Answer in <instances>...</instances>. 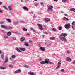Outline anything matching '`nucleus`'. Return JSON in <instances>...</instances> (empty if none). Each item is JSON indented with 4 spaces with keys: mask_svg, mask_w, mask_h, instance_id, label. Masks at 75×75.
I'll list each match as a JSON object with an SVG mask.
<instances>
[{
    "mask_svg": "<svg viewBox=\"0 0 75 75\" xmlns=\"http://www.w3.org/2000/svg\"><path fill=\"white\" fill-rule=\"evenodd\" d=\"M53 7L52 6L50 5H49L47 11H50L51 12L53 11Z\"/></svg>",
    "mask_w": 75,
    "mask_h": 75,
    "instance_id": "nucleus-1",
    "label": "nucleus"
},
{
    "mask_svg": "<svg viewBox=\"0 0 75 75\" xmlns=\"http://www.w3.org/2000/svg\"><path fill=\"white\" fill-rule=\"evenodd\" d=\"M60 40L62 41H64L65 42H67V39L65 37H60L59 38Z\"/></svg>",
    "mask_w": 75,
    "mask_h": 75,
    "instance_id": "nucleus-2",
    "label": "nucleus"
},
{
    "mask_svg": "<svg viewBox=\"0 0 75 75\" xmlns=\"http://www.w3.org/2000/svg\"><path fill=\"white\" fill-rule=\"evenodd\" d=\"M64 27L67 30H68L70 28V27H71V25L69 23H68L67 24H66Z\"/></svg>",
    "mask_w": 75,
    "mask_h": 75,
    "instance_id": "nucleus-3",
    "label": "nucleus"
},
{
    "mask_svg": "<svg viewBox=\"0 0 75 75\" xmlns=\"http://www.w3.org/2000/svg\"><path fill=\"white\" fill-rule=\"evenodd\" d=\"M61 62L59 61V62L57 64V66L56 67V69H58V68H59L61 67Z\"/></svg>",
    "mask_w": 75,
    "mask_h": 75,
    "instance_id": "nucleus-4",
    "label": "nucleus"
},
{
    "mask_svg": "<svg viewBox=\"0 0 75 75\" xmlns=\"http://www.w3.org/2000/svg\"><path fill=\"white\" fill-rule=\"evenodd\" d=\"M38 25L39 27V28L41 30H43V28H42V26L41 24H38Z\"/></svg>",
    "mask_w": 75,
    "mask_h": 75,
    "instance_id": "nucleus-5",
    "label": "nucleus"
},
{
    "mask_svg": "<svg viewBox=\"0 0 75 75\" xmlns=\"http://www.w3.org/2000/svg\"><path fill=\"white\" fill-rule=\"evenodd\" d=\"M60 36V37H66V36H67V33H62Z\"/></svg>",
    "mask_w": 75,
    "mask_h": 75,
    "instance_id": "nucleus-6",
    "label": "nucleus"
},
{
    "mask_svg": "<svg viewBox=\"0 0 75 75\" xmlns=\"http://www.w3.org/2000/svg\"><path fill=\"white\" fill-rule=\"evenodd\" d=\"M5 61L4 62V63H7V62H8V59L7 57H5Z\"/></svg>",
    "mask_w": 75,
    "mask_h": 75,
    "instance_id": "nucleus-7",
    "label": "nucleus"
},
{
    "mask_svg": "<svg viewBox=\"0 0 75 75\" xmlns=\"http://www.w3.org/2000/svg\"><path fill=\"white\" fill-rule=\"evenodd\" d=\"M21 72V71L20 69H18V70L16 71L15 72V74H17V73H20Z\"/></svg>",
    "mask_w": 75,
    "mask_h": 75,
    "instance_id": "nucleus-8",
    "label": "nucleus"
},
{
    "mask_svg": "<svg viewBox=\"0 0 75 75\" xmlns=\"http://www.w3.org/2000/svg\"><path fill=\"white\" fill-rule=\"evenodd\" d=\"M39 50H41L42 51H45V50L44 47H40Z\"/></svg>",
    "mask_w": 75,
    "mask_h": 75,
    "instance_id": "nucleus-9",
    "label": "nucleus"
},
{
    "mask_svg": "<svg viewBox=\"0 0 75 75\" xmlns=\"http://www.w3.org/2000/svg\"><path fill=\"white\" fill-rule=\"evenodd\" d=\"M66 61H69V62H70V61H72V59H71V58H69L68 57H67L66 59Z\"/></svg>",
    "mask_w": 75,
    "mask_h": 75,
    "instance_id": "nucleus-10",
    "label": "nucleus"
},
{
    "mask_svg": "<svg viewBox=\"0 0 75 75\" xmlns=\"http://www.w3.org/2000/svg\"><path fill=\"white\" fill-rule=\"evenodd\" d=\"M50 61V60L49 59H46L45 60V62L47 64H48V63Z\"/></svg>",
    "mask_w": 75,
    "mask_h": 75,
    "instance_id": "nucleus-11",
    "label": "nucleus"
},
{
    "mask_svg": "<svg viewBox=\"0 0 75 75\" xmlns=\"http://www.w3.org/2000/svg\"><path fill=\"white\" fill-rule=\"evenodd\" d=\"M1 27L2 28H5V29H8V27L6 26H5L4 25H2Z\"/></svg>",
    "mask_w": 75,
    "mask_h": 75,
    "instance_id": "nucleus-12",
    "label": "nucleus"
},
{
    "mask_svg": "<svg viewBox=\"0 0 75 75\" xmlns=\"http://www.w3.org/2000/svg\"><path fill=\"white\" fill-rule=\"evenodd\" d=\"M23 9L24 10H27V11H28V8H27V7L26 6H24L23 8Z\"/></svg>",
    "mask_w": 75,
    "mask_h": 75,
    "instance_id": "nucleus-13",
    "label": "nucleus"
},
{
    "mask_svg": "<svg viewBox=\"0 0 75 75\" xmlns=\"http://www.w3.org/2000/svg\"><path fill=\"white\" fill-rule=\"evenodd\" d=\"M50 40H55V38L54 36L52 37H50Z\"/></svg>",
    "mask_w": 75,
    "mask_h": 75,
    "instance_id": "nucleus-14",
    "label": "nucleus"
},
{
    "mask_svg": "<svg viewBox=\"0 0 75 75\" xmlns=\"http://www.w3.org/2000/svg\"><path fill=\"white\" fill-rule=\"evenodd\" d=\"M11 34V33L10 32H8L7 33V35L8 36H10Z\"/></svg>",
    "mask_w": 75,
    "mask_h": 75,
    "instance_id": "nucleus-15",
    "label": "nucleus"
},
{
    "mask_svg": "<svg viewBox=\"0 0 75 75\" xmlns=\"http://www.w3.org/2000/svg\"><path fill=\"white\" fill-rule=\"evenodd\" d=\"M25 40V38L24 37H22L21 38V41H24V40Z\"/></svg>",
    "mask_w": 75,
    "mask_h": 75,
    "instance_id": "nucleus-16",
    "label": "nucleus"
},
{
    "mask_svg": "<svg viewBox=\"0 0 75 75\" xmlns=\"http://www.w3.org/2000/svg\"><path fill=\"white\" fill-rule=\"evenodd\" d=\"M40 64H46V63L44 61H42V62H40Z\"/></svg>",
    "mask_w": 75,
    "mask_h": 75,
    "instance_id": "nucleus-17",
    "label": "nucleus"
},
{
    "mask_svg": "<svg viewBox=\"0 0 75 75\" xmlns=\"http://www.w3.org/2000/svg\"><path fill=\"white\" fill-rule=\"evenodd\" d=\"M45 21L46 22H48L49 21H50V19H48V18L45 19Z\"/></svg>",
    "mask_w": 75,
    "mask_h": 75,
    "instance_id": "nucleus-18",
    "label": "nucleus"
},
{
    "mask_svg": "<svg viewBox=\"0 0 75 75\" xmlns=\"http://www.w3.org/2000/svg\"><path fill=\"white\" fill-rule=\"evenodd\" d=\"M20 50L22 51H25V49L24 48H20Z\"/></svg>",
    "mask_w": 75,
    "mask_h": 75,
    "instance_id": "nucleus-19",
    "label": "nucleus"
},
{
    "mask_svg": "<svg viewBox=\"0 0 75 75\" xmlns=\"http://www.w3.org/2000/svg\"><path fill=\"white\" fill-rule=\"evenodd\" d=\"M15 50L17 51H18V52H21V51H20L19 49H18V48H15Z\"/></svg>",
    "mask_w": 75,
    "mask_h": 75,
    "instance_id": "nucleus-20",
    "label": "nucleus"
},
{
    "mask_svg": "<svg viewBox=\"0 0 75 75\" xmlns=\"http://www.w3.org/2000/svg\"><path fill=\"white\" fill-rule=\"evenodd\" d=\"M70 11H74V12H75V9L74 8H72L70 9Z\"/></svg>",
    "mask_w": 75,
    "mask_h": 75,
    "instance_id": "nucleus-21",
    "label": "nucleus"
},
{
    "mask_svg": "<svg viewBox=\"0 0 75 75\" xmlns=\"http://www.w3.org/2000/svg\"><path fill=\"white\" fill-rule=\"evenodd\" d=\"M6 20H7L8 22L9 23L11 22V20H10V19H6Z\"/></svg>",
    "mask_w": 75,
    "mask_h": 75,
    "instance_id": "nucleus-22",
    "label": "nucleus"
},
{
    "mask_svg": "<svg viewBox=\"0 0 75 75\" xmlns=\"http://www.w3.org/2000/svg\"><path fill=\"white\" fill-rule=\"evenodd\" d=\"M58 28L59 30H62V27L61 26H59Z\"/></svg>",
    "mask_w": 75,
    "mask_h": 75,
    "instance_id": "nucleus-23",
    "label": "nucleus"
},
{
    "mask_svg": "<svg viewBox=\"0 0 75 75\" xmlns=\"http://www.w3.org/2000/svg\"><path fill=\"white\" fill-rule=\"evenodd\" d=\"M0 68L1 69H5V67H4L1 66L0 67Z\"/></svg>",
    "mask_w": 75,
    "mask_h": 75,
    "instance_id": "nucleus-24",
    "label": "nucleus"
},
{
    "mask_svg": "<svg viewBox=\"0 0 75 75\" xmlns=\"http://www.w3.org/2000/svg\"><path fill=\"white\" fill-rule=\"evenodd\" d=\"M30 75H35V74H34V73L30 72Z\"/></svg>",
    "mask_w": 75,
    "mask_h": 75,
    "instance_id": "nucleus-25",
    "label": "nucleus"
},
{
    "mask_svg": "<svg viewBox=\"0 0 75 75\" xmlns=\"http://www.w3.org/2000/svg\"><path fill=\"white\" fill-rule=\"evenodd\" d=\"M24 67H25L26 68H29V66H27L26 65H24Z\"/></svg>",
    "mask_w": 75,
    "mask_h": 75,
    "instance_id": "nucleus-26",
    "label": "nucleus"
},
{
    "mask_svg": "<svg viewBox=\"0 0 75 75\" xmlns=\"http://www.w3.org/2000/svg\"><path fill=\"white\" fill-rule=\"evenodd\" d=\"M11 57H12V58H16V56H15V55H12L11 56Z\"/></svg>",
    "mask_w": 75,
    "mask_h": 75,
    "instance_id": "nucleus-27",
    "label": "nucleus"
},
{
    "mask_svg": "<svg viewBox=\"0 0 75 75\" xmlns=\"http://www.w3.org/2000/svg\"><path fill=\"white\" fill-rule=\"evenodd\" d=\"M62 1L63 3H65V2H67L68 1V0H62Z\"/></svg>",
    "mask_w": 75,
    "mask_h": 75,
    "instance_id": "nucleus-28",
    "label": "nucleus"
},
{
    "mask_svg": "<svg viewBox=\"0 0 75 75\" xmlns=\"http://www.w3.org/2000/svg\"><path fill=\"white\" fill-rule=\"evenodd\" d=\"M63 19L64 20H67V21H68V19L66 17H64Z\"/></svg>",
    "mask_w": 75,
    "mask_h": 75,
    "instance_id": "nucleus-29",
    "label": "nucleus"
},
{
    "mask_svg": "<svg viewBox=\"0 0 75 75\" xmlns=\"http://www.w3.org/2000/svg\"><path fill=\"white\" fill-rule=\"evenodd\" d=\"M23 30L24 31H27V29H25V28H23Z\"/></svg>",
    "mask_w": 75,
    "mask_h": 75,
    "instance_id": "nucleus-30",
    "label": "nucleus"
},
{
    "mask_svg": "<svg viewBox=\"0 0 75 75\" xmlns=\"http://www.w3.org/2000/svg\"><path fill=\"white\" fill-rule=\"evenodd\" d=\"M8 8H9V10H12V8H11V6H8Z\"/></svg>",
    "mask_w": 75,
    "mask_h": 75,
    "instance_id": "nucleus-31",
    "label": "nucleus"
},
{
    "mask_svg": "<svg viewBox=\"0 0 75 75\" xmlns=\"http://www.w3.org/2000/svg\"><path fill=\"white\" fill-rule=\"evenodd\" d=\"M1 57L2 58H3V57H4V54H1Z\"/></svg>",
    "mask_w": 75,
    "mask_h": 75,
    "instance_id": "nucleus-32",
    "label": "nucleus"
},
{
    "mask_svg": "<svg viewBox=\"0 0 75 75\" xmlns=\"http://www.w3.org/2000/svg\"><path fill=\"white\" fill-rule=\"evenodd\" d=\"M7 27H8V29H12V27L10 26H7Z\"/></svg>",
    "mask_w": 75,
    "mask_h": 75,
    "instance_id": "nucleus-33",
    "label": "nucleus"
},
{
    "mask_svg": "<svg viewBox=\"0 0 75 75\" xmlns=\"http://www.w3.org/2000/svg\"><path fill=\"white\" fill-rule=\"evenodd\" d=\"M25 46H27V47H28V46H29V45H28V43H25Z\"/></svg>",
    "mask_w": 75,
    "mask_h": 75,
    "instance_id": "nucleus-34",
    "label": "nucleus"
},
{
    "mask_svg": "<svg viewBox=\"0 0 75 75\" xmlns=\"http://www.w3.org/2000/svg\"><path fill=\"white\" fill-rule=\"evenodd\" d=\"M75 21H73L72 23V24L73 25H75Z\"/></svg>",
    "mask_w": 75,
    "mask_h": 75,
    "instance_id": "nucleus-35",
    "label": "nucleus"
},
{
    "mask_svg": "<svg viewBox=\"0 0 75 75\" xmlns=\"http://www.w3.org/2000/svg\"><path fill=\"white\" fill-rule=\"evenodd\" d=\"M3 7L5 10H8L7 8L5 6H4Z\"/></svg>",
    "mask_w": 75,
    "mask_h": 75,
    "instance_id": "nucleus-36",
    "label": "nucleus"
},
{
    "mask_svg": "<svg viewBox=\"0 0 75 75\" xmlns=\"http://www.w3.org/2000/svg\"><path fill=\"white\" fill-rule=\"evenodd\" d=\"M48 63H49V64H50L51 65L52 64H53V62H49Z\"/></svg>",
    "mask_w": 75,
    "mask_h": 75,
    "instance_id": "nucleus-37",
    "label": "nucleus"
},
{
    "mask_svg": "<svg viewBox=\"0 0 75 75\" xmlns=\"http://www.w3.org/2000/svg\"><path fill=\"white\" fill-rule=\"evenodd\" d=\"M7 35H5L4 36V37L5 38H8V36H7Z\"/></svg>",
    "mask_w": 75,
    "mask_h": 75,
    "instance_id": "nucleus-38",
    "label": "nucleus"
},
{
    "mask_svg": "<svg viewBox=\"0 0 75 75\" xmlns=\"http://www.w3.org/2000/svg\"><path fill=\"white\" fill-rule=\"evenodd\" d=\"M30 29L31 30H32L33 32H35V30L34 29L32 28H30Z\"/></svg>",
    "mask_w": 75,
    "mask_h": 75,
    "instance_id": "nucleus-39",
    "label": "nucleus"
},
{
    "mask_svg": "<svg viewBox=\"0 0 75 75\" xmlns=\"http://www.w3.org/2000/svg\"><path fill=\"white\" fill-rule=\"evenodd\" d=\"M60 71H61V72H64V69H62Z\"/></svg>",
    "mask_w": 75,
    "mask_h": 75,
    "instance_id": "nucleus-40",
    "label": "nucleus"
},
{
    "mask_svg": "<svg viewBox=\"0 0 75 75\" xmlns=\"http://www.w3.org/2000/svg\"><path fill=\"white\" fill-rule=\"evenodd\" d=\"M13 40H16V38L15 37H13L12 38Z\"/></svg>",
    "mask_w": 75,
    "mask_h": 75,
    "instance_id": "nucleus-41",
    "label": "nucleus"
},
{
    "mask_svg": "<svg viewBox=\"0 0 75 75\" xmlns=\"http://www.w3.org/2000/svg\"><path fill=\"white\" fill-rule=\"evenodd\" d=\"M20 23H25V22L23 21H20Z\"/></svg>",
    "mask_w": 75,
    "mask_h": 75,
    "instance_id": "nucleus-42",
    "label": "nucleus"
},
{
    "mask_svg": "<svg viewBox=\"0 0 75 75\" xmlns=\"http://www.w3.org/2000/svg\"><path fill=\"white\" fill-rule=\"evenodd\" d=\"M52 30L53 31H56V29L55 28H53Z\"/></svg>",
    "mask_w": 75,
    "mask_h": 75,
    "instance_id": "nucleus-43",
    "label": "nucleus"
},
{
    "mask_svg": "<svg viewBox=\"0 0 75 75\" xmlns=\"http://www.w3.org/2000/svg\"><path fill=\"white\" fill-rule=\"evenodd\" d=\"M2 33H6V31L4 30H2Z\"/></svg>",
    "mask_w": 75,
    "mask_h": 75,
    "instance_id": "nucleus-44",
    "label": "nucleus"
},
{
    "mask_svg": "<svg viewBox=\"0 0 75 75\" xmlns=\"http://www.w3.org/2000/svg\"><path fill=\"white\" fill-rule=\"evenodd\" d=\"M44 34H48V33L45 32L44 33Z\"/></svg>",
    "mask_w": 75,
    "mask_h": 75,
    "instance_id": "nucleus-45",
    "label": "nucleus"
},
{
    "mask_svg": "<svg viewBox=\"0 0 75 75\" xmlns=\"http://www.w3.org/2000/svg\"><path fill=\"white\" fill-rule=\"evenodd\" d=\"M15 24H18V22H15Z\"/></svg>",
    "mask_w": 75,
    "mask_h": 75,
    "instance_id": "nucleus-46",
    "label": "nucleus"
},
{
    "mask_svg": "<svg viewBox=\"0 0 75 75\" xmlns=\"http://www.w3.org/2000/svg\"><path fill=\"white\" fill-rule=\"evenodd\" d=\"M9 67H13V66H12V65H9Z\"/></svg>",
    "mask_w": 75,
    "mask_h": 75,
    "instance_id": "nucleus-47",
    "label": "nucleus"
},
{
    "mask_svg": "<svg viewBox=\"0 0 75 75\" xmlns=\"http://www.w3.org/2000/svg\"><path fill=\"white\" fill-rule=\"evenodd\" d=\"M67 51L68 54H69V53H70V52H69V51L67 50Z\"/></svg>",
    "mask_w": 75,
    "mask_h": 75,
    "instance_id": "nucleus-48",
    "label": "nucleus"
},
{
    "mask_svg": "<svg viewBox=\"0 0 75 75\" xmlns=\"http://www.w3.org/2000/svg\"><path fill=\"white\" fill-rule=\"evenodd\" d=\"M38 5H39V4H35V6H38Z\"/></svg>",
    "mask_w": 75,
    "mask_h": 75,
    "instance_id": "nucleus-49",
    "label": "nucleus"
},
{
    "mask_svg": "<svg viewBox=\"0 0 75 75\" xmlns=\"http://www.w3.org/2000/svg\"><path fill=\"white\" fill-rule=\"evenodd\" d=\"M73 64H75V60H74L73 62H72Z\"/></svg>",
    "mask_w": 75,
    "mask_h": 75,
    "instance_id": "nucleus-50",
    "label": "nucleus"
},
{
    "mask_svg": "<svg viewBox=\"0 0 75 75\" xmlns=\"http://www.w3.org/2000/svg\"><path fill=\"white\" fill-rule=\"evenodd\" d=\"M28 35L29 36H30V34L29 33H27Z\"/></svg>",
    "mask_w": 75,
    "mask_h": 75,
    "instance_id": "nucleus-51",
    "label": "nucleus"
},
{
    "mask_svg": "<svg viewBox=\"0 0 75 75\" xmlns=\"http://www.w3.org/2000/svg\"><path fill=\"white\" fill-rule=\"evenodd\" d=\"M3 13V11L0 10V13Z\"/></svg>",
    "mask_w": 75,
    "mask_h": 75,
    "instance_id": "nucleus-52",
    "label": "nucleus"
},
{
    "mask_svg": "<svg viewBox=\"0 0 75 75\" xmlns=\"http://www.w3.org/2000/svg\"><path fill=\"white\" fill-rule=\"evenodd\" d=\"M29 42H30V43H31V42H32V41L29 40Z\"/></svg>",
    "mask_w": 75,
    "mask_h": 75,
    "instance_id": "nucleus-53",
    "label": "nucleus"
},
{
    "mask_svg": "<svg viewBox=\"0 0 75 75\" xmlns=\"http://www.w3.org/2000/svg\"><path fill=\"white\" fill-rule=\"evenodd\" d=\"M64 16H68V15L67 14H64Z\"/></svg>",
    "mask_w": 75,
    "mask_h": 75,
    "instance_id": "nucleus-54",
    "label": "nucleus"
},
{
    "mask_svg": "<svg viewBox=\"0 0 75 75\" xmlns=\"http://www.w3.org/2000/svg\"><path fill=\"white\" fill-rule=\"evenodd\" d=\"M3 23H4V22H0V23L1 24H3Z\"/></svg>",
    "mask_w": 75,
    "mask_h": 75,
    "instance_id": "nucleus-55",
    "label": "nucleus"
},
{
    "mask_svg": "<svg viewBox=\"0 0 75 75\" xmlns=\"http://www.w3.org/2000/svg\"><path fill=\"white\" fill-rule=\"evenodd\" d=\"M40 4L41 5H42V4H43V2H41L40 3Z\"/></svg>",
    "mask_w": 75,
    "mask_h": 75,
    "instance_id": "nucleus-56",
    "label": "nucleus"
},
{
    "mask_svg": "<svg viewBox=\"0 0 75 75\" xmlns=\"http://www.w3.org/2000/svg\"><path fill=\"white\" fill-rule=\"evenodd\" d=\"M54 1H56L57 2V1H58V0H54Z\"/></svg>",
    "mask_w": 75,
    "mask_h": 75,
    "instance_id": "nucleus-57",
    "label": "nucleus"
},
{
    "mask_svg": "<svg viewBox=\"0 0 75 75\" xmlns=\"http://www.w3.org/2000/svg\"><path fill=\"white\" fill-rule=\"evenodd\" d=\"M15 34H18V32H15Z\"/></svg>",
    "mask_w": 75,
    "mask_h": 75,
    "instance_id": "nucleus-58",
    "label": "nucleus"
},
{
    "mask_svg": "<svg viewBox=\"0 0 75 75\" xmlns=\"http://www.w3.org/2000/svg\"><path fill=\"white\" fill-rule=\"evenodd\" d=\"M1 4H2V2H0V6Z\"/></svg>",
    "mask_w": 75,
    "mask_h": 75,
    "instance_id": "nucleus-59",
    "label": "nucleus"
},
{
    "mask_svg": "<svg viewBox=\"0 0 75 75\" xmlns=\"http://www.w3.org/2000/svg\"><path fill=\"white\" fill-rule=\"evenodd\" d=\"M2 53V52H1V51L0 50V54H1Z\"/></svg>",
    "mask_w": 75,
    "mask_h": 75,
    "instance_id": "nucleus-60",
    "label": "nucleus"
},
{
    "mask_svg": "<svg viewBox=\"0 0 75 75\" xmlns=\"http://www.w3.org/2000/svg\"><path fill=\"white\" fill-rule=\"evenodd\" d=\"M50 45H51V44H50L48 45H47V47H49Z\"/></svg>",
    "mask_w": 75,
    "mask_h": 75,
    "instance_id": "nucleus-61",
    "label": "nucleus"
},
{
    "mask_svg": "<svg viewBox=\"0 0 75 75\" xmlns=\"http://www.w3.org/2000/svg\"><path fill=\"white\" fill-rule=\"evenodd\" d=\"M42 37H44V35H42Z\"/></svg>",
    "mask_w": 75,
    "mask_h": 75,
    "instance_id": "nucleus-62",
    "label": "nucleus"
},
{
    "mask_svg": "<svg viewBox=\"0 0 75 75\" xmlns=\"http://www.w3.org/2000/svg\"><path fill=\"white\" fill-rule=\"evenodd\" d=\"M21 2H23V1L21 0Z\"/></svg>",
    "mask_w": 75,
    "mask_h": 75,
    "instance_id": "nucleus-63",
    "label": "nucleus"
},
{
    "mask_svg": "<svg viewBox=\"0 0 75 75\" xmlns=\"http://www.w3.org/2000/svg\"><path fill=\"white\" fill-rule=\"evenodd\" d=\"M61 13H64V12L62 11Z\"/></svg>",
    "mask_w": 75,
    "mask_h": 75,
    "instance_id": "nucleus-64",
    "label": "nucleus"
}]
</instances>
